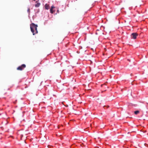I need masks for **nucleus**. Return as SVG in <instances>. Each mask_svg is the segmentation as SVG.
<instances>
[{"label": "nucleus", "instance_id": "nucleus-1", "mask_svg": "<svg viewBox=\"0 0 148 148\" xmlns=\"http://www.w3.org/2000/svg\"><path fill=\"white\" fill-rule=\"evenodd\" d=\"M38 26L34 23H32L30 25V27L31 31L33 34L35 35L38 33L37 27Z\"/></svg>", "mask_w": 148, "mask_h": 148}, {"label": "nucleus", "instance_id": "nucleus-2", "mask_svg": "<svg viewBox=\"0 0 148 148\" xmlns=\"http://www.w3.org/2000/svg\"><path fill=\"white\" fill-rule=\"evenodd\" d=\"M26 67V65L25 64H23L19 66L17 68V69L18 70L22 71Z\"/></svg>", "mask_w": 148, "mask_h": 148}, {"label": "nucleus", "instance_id": "nucleus-3", "mask_svg": "<svg viewBox=\"0 0 148 148\" xmlns=\"http://www.w3.org/2000/svg\"><path fill=\"white\" fill-rule=\"evenodd\" d=\"M138 35V34L137 33H133L131 34L132 38L134 39H136Z\"/></svg>", "mask_w": 148, "mask_h": 148}, {"label": "nucleus", "instance_id": "nucleus-4", "mask_svg": "<svg viewBox=\"0 0 148 148\" xmlns=\"http://www.w3.org/2000/svg\"><path fill=\"white\" fill-rule=\"evenodd\" d=\"M55 8L53 6H52L51 7L50 9V12L51 14H53L55 12L56 10L55 9Z\"/></svg>", "mask_w": 148, "mask_h": 148}, {"label": "nucleus", "instance_id": "nucleus-5", "mask_svg": "<svg viewBox=\"0 0 148 148\" xmlns=\"http://www.w3.org/2000/svg\"><path fill=\"white\" fill-rule=\"evenodd\" d=\"M36 4L35 5V7L36 8L38 7H39L40 5V3L38 2V1L36 2Z\"/></svg>", "mask_w": 148, "mask_h": 148}, {"label": "nucleus", "instance_id": "nucleus-6", "mask_svg": "<svg viewBox=\"0 0 148 148\" xmlns=\"http://www.w3.org/2000/svg\"><path fill=\"white\" fill-rule=\"evenodd\" d=\"M45 8L46 10H48L49 8V5L48 4H46L45 6Z\"/></svg>", "mask_w": 148, "mask_h": 148}, {"label": "nucleus", "instance_id": "nucleus-7", "mask_svg": "<svg viewBox=\"0 0 148 148\" xmlns=\"http://www.w3.org/2000/svg\"><path fill=\"white\" fill-rule=\"evenodd\" d=\"M134 112V114H138L139 112V111L137 110V111H135Z\"/></svg>", "mask_w": 148, "mask_h": 148}, {"label": "nucleus", "instance_id": "nucleus-8", "mask_svg": "<svg viewBox=\"0 0 148 148\" xmlns=\"http://www.w3.org/2000/svg\"><path fill=\"white\" fill-rule=\"evenodd\" d=\"M27 11H28V12H29V13L30 12V10L29 8L28 9Z\"/></svg>", "mask_w": 148, "mask_h": 148}, {"label": "nucleus", "instance_id": "nucleus-9", "mask_svg": "<svg viewBox=\"0 0 148 148\" xmlns=\"http://www.w3.org/2000/svg\"><path fill=\"white\" fill-rule=\"evenodd\" d=\"M146 144H145V146H147V147H148V145H147V146H146Z\"/></svg>", "mask_w": 148, "mask_h": 148}, {"label": "nucleus", "instance_id": "nucleus-10", "mask_svg": "<svg viewBox=\"0 0 148 148\" xmlns=\"http://www.w3.org/2000/svg\"><path fill=\"white\" fill-rule=\"evenodd\" d=\"M34 1H35L36 0H33Z\"/></svg>", "mask_w": 148, "mask_h": 148}]
</instances>
